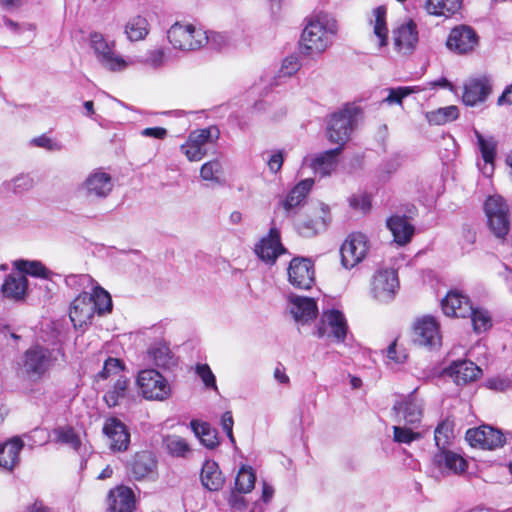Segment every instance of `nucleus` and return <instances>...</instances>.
<instances>
[{
    "label": "nucleus",
    "instance_id": "1",
    "mask_svg": "<svg viewBox=\"0 0 512 512\" xmlns=\"http://www.w3.org/2000/svg\"><path fill=\"white\" fill-rule=\"evenodd\" d=\"M337 32L336 20L327 14H319L315 20H309L301 34L300 48L302 53L309 55L322 53L329 45L328 34Z\"/></svg>",
    "mask_w": 512,
    "mask_h": 512
},
{
    "label": "nucleus",
    "instance_id": "2",
    "mask_svg": "<svg viewBox=\"0 0 512 512\" xmlns=\"http://www.w3.org/2000/svg\"><path fill=\"white\" fill-rule=\"evenodd\" d=\"M362 113L359 106L346 104L342 109L332 113L327 121V137L330 142L343 149L354 130L357 117Z\"/></svg>",
    "mask_w": 512,
    "mask_h": 512
},
{
    "label": "nucleus",
    "instance_id": "3",
    "mask_svg": "<svg viewBox=\"0 0 512 512\" xmlns=\"http://www.w3.org/2000/svg\"><path fill=\"white\" fill-rule=\"evenodd\" d=\"M483 210L490 232L498 239H505L511 229L510 209L505 198L499 194L489 195Z\"/></svg>",
    "mask_w": 512,
    "mask_h": 512
},
{
    "label": "nucleus",
    "instance_id": "4",
    "mask_svg": "<svg viewBox=\"0 0 512 512\" xmlns=\"http://www.w3.org/2000/svg\"><path fill=\"white\" fill-rule=\"evenodd\" d=\"M167 38L175 49L191 51L201 48L207 41L206 31L196 29L193 25L175 23L167 31Z\"/></svg>",
    "mask_w": 512,
    "mask_h": 512
},
{
    "label": "nucleus",
    "instance_id": "5",
    "mask_svg": "<svg viewBox=\"0 0 512 512\" xmlns=\"http://www.w3.org/2000/svg\"><path fill=\"white\" fill-rule=\"evenodd\" d=\"M137 384L144 398L163 401L170 397L168 381L155 369H145L138 373Z\"/></svg>",
    "mask_w": 512,
    "mask_h": 512
},
{
    "label": "nucleus",
    "instance_id": "6",
    "mask_svg": "<svg viewBox=\"0 0 512 512\" xmlns=\"http://www.w3.org/2000/svg\"><path fill=\"white\" fill-rule=\"evenodd\" d=\"M392 412L399 421L411 427H418L424 414L423 400L416 395V389L407 395H399L392 406Z\"/></svg>",
    "mask_w": 512,
    "mask_h": 512
},
{
    "label": "nucleus",
    "instance_id": "7",
    "mask_svg": "<svg viewBox=\"0 0 512 512\" xmlns=\"http://www.w3.org/2000/svg\"><path fill=\"white\" fill-rule=\"evenodd\" d=\"M90 47L93 49L99 63L110 71H122L127 62L114 53L115 43L108 42L103 34L93 32L90 34Z\"/></svg>",
    "mask_w": 512,
    "mask_h": 512
},
{
    "label": "nucleus",
    "instance_id": "8",
    "mask_svg": "<svg viewBox=\"0 0 512 512\" xmlns=\"http://www.w3.org/2000/svg\"><path fill=\"white\" fill-rule=\"evenodd\" d=\"M479 45V36L469 25L460 24L453 27L446 40V47L458 55H466Z\"/></svg>",
    "mask_w": 512,
    "mask_h": 512
},
{
    "label": "nucleus",
    "instance_id": "9",
    "mask_svg": "<svg viewBox=\"0 0 512 512\" xmlns=\"http://www.w3.org/2000/svg\"><path fill=\"white\" fill-rule=\"evenodd\" d=\"M465 439L472 447L486 450H495L503 447L506 443L503 432L489 425L468 429L465 434Z\"/></svg>",
    "mask_w": 512,
    "mask_h": 512
},
{
    "label": "nucleus",
    "instance_id": "10",
    "mask_svg": "<svg viewBox=\"0 0 512 512\" xmlns=\"http://www.w3.org/2000/svg\"><path fill=\"white\" fill-rule=\"evenodd\" d=\"M327 326L330 328V334L338 343H343L348 333V325L344 314L336 309H331L323 312L320 321L316 326L314 334L318 338H323L326 335Z\"/></svg>",
    "mask_w": 512,
    "mask_h": 512
},
{
    "label": "nucleus",
    "instance_id": "11",
    "mask_svg": "<svg viewBox=\"0 0 512 512\" xmlns=\"http://www.w3.org/2000/svg\"><path fill=\"white\" fill-rule=\"evenodd\" d=\"M368 251L367 237L362 233L350 234L340 248L341 263L351 269L360 263Z\"/></svg>",
    "mask_w": 512,
    "mask_h": 512
},
{
    "label": "nucleus",
    "instance_id": "12",
    "mask_svg": "<svg viewBox=\"0 0 512 512\" xmlns=\"http://www.w3.org/2000/svg\"><path fill=\"white\" fill-rule=\"evenodd\" d=\"M288 280L297 289H311L315 283V269L312 260L304 257L293 258L288 267Z\"/></svg>",
    "mask_w": 512,
    "mask_h": 512
},
{
    "label": "nucleus",
    "instance_id": "13",
    "mask_svg": "<svg viewBox=\"0 0 512 512\" xmlns=\"http://www.w3.org/2000/svg\"><path fill=\"white\" fill-rule=\"evenodd\" d=\"M52 351L47 347L36 344L25 351L22 366L28 375H43L52 365Z\"/></svg>",
    "mask_w": 512,
    "mask_h": 512
},
{
    "label": "nucleus",
    "instance_id": "14",
    "mask_svg": "<svg viewBox=\"0 0 512 512\" xmlns=\"http://www.w3.org/2000/svg\"><path fill=\"white\" fill-rule=\"evenodd\" d=\"M113 189V182L110 174L94 170L90 173L80 187L83 195L90 200L104 199Z\"/></svg>",
    "mask_w": 512,
    "mask_h": 512
},
{
    "label": "nucleus",
    "instance_id": "15",
    "mask_svg": "<svg viewBox=\"0 0 512 512\" xmlns=\"http://www.w3.org/2000/svg\"><path fill=\"white\" fill-rule=\"evenodd\" d=\"M398 287L397 272L394 269H384L374 274L371 292L378 301L387 302L393 299Z\"/></svg>",
    "mask_w": 512,
    "mask_h": 512
},
{
    "label": "nucleus",
    "instance_id": "16",
    "mask_svg": "<svg viewBox=\"0 0 512 512\" xmlns=\"http://www.w3.org/2000/svg\"><path fill=\"white\" fill-rule=\"evenodd\" d=\"M492 93V79L487 75L471 78L464 83L462 102L474 107L487 100Z\"/></svg>",
    "mask_w": 512,
    "mask_h": 512
},
{
    "label": "nucleus",
    "instance_id": "17",
    "mask_svg": "<svg viewBox=\"0 0 512 512\" xmlns=\"http://www.w3.org/2000/svg\"><path fill=\"white\" fill-rule=\"evenodd\" d=\"M432 463L443 476L462 475L468 469L467 460L448 448L438 450L433 455Z\"/></svg>",
    "mask_w": 512,
    "mask_h": 512
},
{
    "label": "nucleus",
    "instance_id": "18",
    "mask_svg": "<svg viewBox=\"0 0 512 512\" xmlns=\"http://www.w3.org/2000/svg\"><path fill=\"white\" fill-rule=\"evenodd\" d=\"M103 434L109 440V448L113 452H125L130 444V432L127 426L118 418L110 417L104 422Z\"/></svg>",
    "mask_w": 512,
    "mask_h": 512
},
{
    "label": "nucleus",
    "instance_id": "19",
    "mask_svg": "<svg viewBox=\"0 0 512 512\" xmlns=\"http://www.w3.org/2000/svg\"><path fill=\"white\" fill-rule=\"evenodd\" d=\"M413 342L428 348L440 346L439 324L434 317L425 316L415 323Z\"/></svg>",
    "mask_w": 512,
    "mask_h": 512
},
{
    "label": "nucleus",
    "instance_id": "20",
    "mask_svg": "<svg viewBox=\"0 0 512 512\" xmlns=\"http://www.w3.org/2000/svg\"><path fill=\"white\" fill-rule=\"evenodd\" d=\"M444 374L452 378L456 385L464 386L479 379L482 376V369L474 362L463 359L451 362L444 369Z\"/></svg>",
    "mask_w": 512,
    "mask_h": 512
},
{
    "label": "nucleus",
    "instance_id": "21",
    "mask_svg": "<svg viewBox=\"0 0 512 512\" xmlns=\"http://www.w3.org/2000/svg\"><path fill=\"white\" fill-rule=\"evenodd\" d=\"M331 221L328 206L322 204L320 210H316L311 217L299 219L295 226L297 232L305 238H312L324 232Z\"/></svg>",
    "mask_w": 512,
    "mask_h": 512
},
{
    "label": "nucleus",
    "instance_id": "22",
    "mask_svg": "<svg viewBox=\"0 0 512 512\" xmlns=\"http://www.w3.org/2000/svg\"><path fill=\"white\" fill-rule=\"evenodd\" d=\"M96 311L95 304L86 291H82L71 304L69 317L75 328H83L92 323Z\"/></svg>",
    "mask_w": 512,
    "mask_h": 512
},
{
    "label": "nucleus",
    "instance_id": "23",
    "mask_svg": "<svg viewBox=\"0 0 512 512\" xmlns=\"http://www.w3.org/2000/svg\"><path fill=\"white\" fill-rule=\"evenodd\" d=\"M393 43L399 53L409 55L413 53L418 43L417 25L413 20L400 24L393 29Z\"/></svg>",
    "mask_w": 512,
    "mask_h": 512
},
{
    "label": "nucleus",
    "instance_id": "24",
    "mask_svg": "<svg viewBox=\"0 0 512 512\" xmlns=\"http://www.w3.org/2000/svg\"><path fill=\"white\" fill-rule=\"evenodd\" d=\"M130 475L135 480H143L156 473L157 458L152 451L136 452L127 465Z\"/></svg>",
    "mask_w": 512,
    "mask_h": 512
},
{
    "label": "nucleus",
    "instance_id": "25",
    "mask_svg": "<svg viewBox=\"0 0 512 512\" xmlns=\"http://www.w3.org/2000/svg\"><path fill=\"white\" fill-rule=\"evenodd\" d=\"M285 252L280 242V233L276 228H271L267 237L261 239L255 246L256 255L265 263L273 265L278 256Z\"/></svg>",
    "mask_w": 512,
    "mask_h": 512
},
{
    "label": "nucleus",
    "instance_id": "26",
    "mask_svg": "<svg viewBox=\"0 0 512 512\" xmlns=\"http://www.w3.org/2000/svg\"><path fill=\"white\" fill-rule=\"evenodd\" d=\"M470 299L458 290L449 291L441 301V308L446 316L466 318L472 313Z\"/></svg>",
    "mask_w": 512,
    "mask_h": 512
},
{
    "label": "nucleus",
    "instance_id": "27",
    "mask_svg": "<svg viewBox=\"0 0 512 512\" xmlns=\"http://www.w3.org/2000/svg\"><path fill=\"white\" fill-rule=\"evenodd\" d=\"M107 503L110 512H132L135 508L134 492L129 487L118 486L109 491Z\"/></svg>",
    "mask_w": 512,
    "mask_h": 512
},
{
    "label": "nucleus",
    "instance_id": "28",
    "mask_svg": "<svg viewBox=\"0 0 512 512\" xmlns=\"http://www.w3.org/2000/svg\"><path fill=\"white\" fill-rule=\"evenodd\" d=\"M290 303L292 304L291 313L296 322L307 324L318 315V306L313 298L304 296H291Z\"/></svg>",
    "mask_w": 512,
    "mask_h": 512
},
{
    "label": "nucleus",
    "instance_id": "29",
    "mask_svg": "<svg viewBox=\"0 0 512 512\" xmlns=\"http://www.w3.org/2000/svg\"><path fill=\"white\" fill-rule=\"evenodd\" d=\"M23 447L24 442L18 436L0 444V467L12 472L20 462V452Z\"/></svg>",
    "mask_w": 512,
    "mask_h": 512
},
{
    "label": "nucleus",
    "instance_id": "30",
    "mask_svg": "<svg viewBox=\"0 0 512 512\" xmlns=\"http://www.w3.org/2000/svg\"><path fill=\"white\" fill-rule=\"evenodd\" d=\"M55 442L70 446L82 458L90 455L91 451L82 444L79 434L70 425L58 426L53 429Z\"/></svg>",
    "mask_w": 512,
    "mask_h": 512
},
{
    "label": "nucleus",
    "instance_id": "31",
    "mask_svg": "<svg viewBox=\"0 0 512 512\" xmlns=\"http://www.w3.org/2000/svg\"><path fill=\"white\" fill-rule=\"evenodd\" d=\"M387 228L393 235L394 241L399 245L410 242L415 228L410 224L405 215H393L386 221Z\"/></svg>",
    "mask_w": 512,
    "mask_h": 512
},
{
    "label": "nucleus",
    "instance_id": "32",
    "mask_svg": "<svg viewBox=\"0 0 512 512\" xmlns=\"http://www.w3.org/2000/svg\"><path fill=\"white\" fill-rule=\"evenodd\" d=\"M28 289V279L19 273L9 274L2 284L1 292L5 298L23 300Z\"/></svg>",
    "mask_w": 512,
    "mask_h": 512
},
{
    "label": "nucleus",
    "instance_id": "33",
    "mask_svg": "<svg viewBox=\"0 0 512 512\" xmlns=\"http://www.w3.org/2000/svg\"><path fill=\"white\" fill-rule=\"evenodd\" d=\"M201 484L208 491L214 492L222 489L225 478L217 462L206 460L200 473Z\"/></svg>",
    "mask_w": 512,
    "mask_h": 512
},
{
    "label": "nucleus",
    "instance_id": "34",
    "mask_svg": "<svg viewBox=\"0 0 512 512\" xmlns=\"http://www.w3.org/2000/svg\"><path fill=\"white\" fill-rule=\"evenodd\" d=\"M341 151V147H336L316 155L311 161L314 172L321 177L330 175L337 167V158Z\"/></svg>",
    "mask_w": 512,
    "mask_h": 512
},
{
    "label": "nucleus",
    "instance_id": "35",
    "mask_svg": "<svg viewBox=\"0 0 512 512\" xmlns=\"http://www.w3.org/2000/svg\"><path fill=\"white\" fill-rule=\"evenodd\" d=\"M190 428L206 448L214 449L219 445L217 431L208 422L193 419Z\"/></svg>",
    "mask_w": 512,
    "mask_h": 512
},
{
    "label": "nucleus",
    "instance_id": "36",
    "mask_svg": "<svg viewBox=\"0 0 512 512\" xmlns=\"http://www.w3.org/2000/svg\"><path fill=\"white\" fill-rule=\"evenodd\" d=\"M313 184L314 180L311 178L304 179L296 184L282 202L284 209L286 211H290L293 208L300 206L312 189Z\"/></svg>",
    "mask_w": 512,
    "mask_h": 512
},
{
    "label": "nucleus",
    "instance_id": "37",
    "mask_svg": "<svg viewBox=\"0 0 512 512\" xmlns=\"http://www.w3.org/2000/svg\"><path fill=\"white\" fill-rule=\"evenodd\" d=\"M154 364L162 369L170 370L178 365V360L165 343H157L148 350Z\"/></svg>",
    "mask_w": 512,
    "mask_h": 512
},
{
    "label": "nucleus",
    "instance_id": "38",
    "mask_svg": "<svg viewBox=\"0 0 512 512\" xmlns=\"http://www.w3.org/2000/svg\"><path fill=\"white\" fill-rule=\"evenodd\" d=\"M15 268L23 275H30L46 280H51L53 275H56L45 265L37 260H17L14 262Z\"/></svg>",
    "mask_w": 512,
    "mask_h": 512
},
{
    "label": "nucleus",
    "instance_id": "39",
    "mask_svg": "<svg viewBox=\"0 0 512 512\" xmlns=\"http://www.w3.org/2000/svg\"><path fill=\"white\" fill-rule=\"evenodd\" d=\"M454 427L455 422L450 417H446L437 424L434 430V440L438 450L448 448L452 444L455 438Z\"/></svg>",
    "mask_w": 512,
    "mask_h": 512
},
{
    "label": "nucleus",
    "instance_id": "40",
    "mask_svg": "<svg viewBox=\"0 0 512 512\" xmlns=\"http://www.w3.org/2000/svg\"><path fill=\"white\" fill-rule=\"evenodd\" d=\"M462 7V0H427V12L435 16L450 17Z\"/></svg>",
    "mask_w": 512,
    "mask_h": 512
},
{
    "label": "nucleus",
    "instance_id": "41",
    "mask_svg": "<svg viewBox=\"0 0 512 512\" xmlns=\"http://www.w3.org/2000/svg\"><path fill=\"white\" fill-rule=\"evenodd\" d=\"M373 15L374 20L370 22L373 25V33L378 38V46L382 48L388 44L387 8L384 5L378 6L373 10Z\"/></svg>",
    "mask_w": 512,
    "mask_h": 512
},
{
    "label": "nucleus",
    "instance_id": "42",
    "mask_svg": "<svg viewBox=\"0 0 512 512\" xmlns=\"http://www.w3.org/2000/svg\"><path fill=\"white\" fill-rule=\"evenodd\" d=\"M148 33L149 23L147 19L141 15L130 18L125 25V34L132 42L145 39Z\"/></svg>",
    "mask_w": 512,
    "mask_h": 512
},
{
    "label": "nucleus",
    "instance_id": "43",
    "mask_svg": "<svg viewBox=\"0 0 512 512\" xmlns=\"http://www.w3.org/2000/svg\"><path fill=\"white\" fill-rule=\"evenodd\" d=\"M459 117V109L455 105L441 107L426 113V119L431 125H444Z\"/></svg>",
    "mask_w": 512,
    "mask_h": 512
},
{
    "label": "nucleus",
    "instance_id": "44",
    "mask_svg": "<svg viewBox=\"0 0 512 512\" xmlns=\"http://www.w3.org/2000/svg\"><path fill=\"white\" fill-rule=\"evenodd\" d=\"M219 137V128L212 125L207 128L192 131L188 136V140H190V143H194L199 145L201 148H205L206 144L215 143Z\"/></svg>",
    "mask_w": 512,
    "mask_h": 512
},
{
    "label": "nucleus",
    "instance_id": "45",
    "mask_svg": "<svg viewBox=\"0 0 512 512\" xmlns=\"http://www.w3.org/2000/svg\"><path fill=\"white\" fill-rule=\"evenodd\" d=\"M92 293H89L91 302L95 304V311L98 315H104L112 311V299L110 294L100 286L92 288Z\"/></svg>",
    "mask_w": 512,
    "mask_h": 512
},
{
    "label": "nucleus",
    "instance_id": "46",
    "mask_svg": "<svg viewBox=\"0 0 512 512\" xmlns=\"http://www.w3.org/2000/svg\"><path fill=\"white\" fill-rule=\"evenodd\" d=\"M473 133L484 162L493 164L496 158L497 142L493 137L485 138L477 129H474Z\"/></svg>",
    "mask_w": 512,
    "mask_h": 512
},
{
    "label": "nucleus",
    "instance_id": "47",
    "mask_svg": "<svg viewBox=\"0 0 512 512\" xmlns=\"http://www.w3.org/2000/svg\"><path fill=\"white\" fill-rule=\"evenodd\" d=\"M468 317L471 318L473 330L477 334L486 332L492 327V317L485 309L472 306V313H469Z\"/></svg>",
    "mask_w": 512,
    "mask_h": 512
},
{
    "label": "nucleus",
    "instance_id": "48",
    "mask_svg": "<svg viewBox=\"0 0 512 512\" xmlns=\"http://www.w3.org/2000/svg\"><path fill=\"white\" fill-rule=\"evenodd\" d=\"M128 388V379L124 376H120L112 389L108 390L104 394V401L109 407H115L119 404V401L126 396Z\"/></svg>",
    "mask_w": 512,
    "mask_h": 512
},
{
    "label": "nucleus",
    "instance_id": "49",
    "mask_svg": "<svg viewBox=\"0 0 512 512\" xmlns=\"http://www.w3.org/2000/svg\"><path fill=\"white\" fill-rule=\"evenodd\" d=\"M164 444L167 452L173 457L186 458L191 452L187 441L176 435L167 436L164 440Z\"/></svg>",
    "mask_w": 512,
    "mask_h": 512
},
{
    "label": "nucleus",
    "instance_id": "50",
    "mask_svg": "<svg viewBox=\"0 0 512 512\" xmlns=\"http://www.w3.org/2000/svg\"><path fill=\"white\" fill-rule=\"evenodd\" d=\"M405 426H393V441L399 444H411L416 440L423 438V433L413 431L414 427Z\"/></svg>",
    "mask_w": 512,
    "mask_h": 512
},
{
    "label": "nucleus",
    "instance_id": "51",
    "mask_svg": "<svg viewBox=\"0 0 512 512\" xmlns=\"http://www.w3.org/2000/svg\"><path fill=\"white\" fill-rule=\"evenodd\" d=\"M255 474L251 468H241L235 479V488L238 493H248L255 485Z\"/></svg>",
    "mask_w": 512,
    "mask_h": 512
},
{
    "label": "nucleus",
    "instance_id": "52",
    "mask_svg": "<svg viewBox=\"0 0 512 512\" xmlns=\"http://www.w3.org/2000/svg\"><path fill=\"white\" fill-rule=\"evenodd\" d=\"M34 185V180L28 174H20L11 182L3 183L6 190L12 191L14 194H23L29 191Z\"/></svg>",
    "mask_w": 512,
    "mask_h": 512
},
{
    "label": "nucleus",
    "instance_id": "53",
    "mask_svg": "<svg viewBox=\"0 0 512 512\" xmlns=\"http://www.w3.org/2000/svg\"><path fill=\"white\" fill-rule=\"evenodd\" d=\"M167 61L168 59L163 48L148 50L140 60L142 64L155 70L162 68Z\"/></svg>",
    "mask_w": 512,
    "mask_h": 512
},
{
    "label": "nucleus",
    "instance_id": "54",
    "mask_svg": "<svg viewBox=\"0 0 512 512\" xmlns=\"http://www.w3.org/2000/svg\"><path fill=\"white\" fill-rule=\"evenodd\" d=\"M66 285L74 289L75 291H79L81 289H86L89 286H92L94 283L93 278L88 274H70L65 277Z\"/></svg>",
    "mask_w": 512,
    "mask_h": 512
},
{
    "label": "nucleus",
    "instance_id": "55",
    "mask_svg": "<svg viewBox=\"0 0 512 512\" xmlns=\"http://www.w3.org/2000/svg\"><path fill=\"white\" fill-rule=\"evenodd\" d=\"M125 365L124 363L118 359L113 357H108L103 365L102 370L98 373V377L100 379H107L111 375H117L122 370H124Z\"/></svg>",
    "mask_w": 512,
    "mask_h": 512
},
{
    "label": "nucleus",
    "instance_id": "56",
    "mask_svg": "<svg viewBox=\"0 0 512 512\" xmlns=\"http://www.w3.org/2000/svg\"><path fill=\"white\" fill-rule=\"evenodd\" d=\"M195 372L198 375V377L202 380L206 388L218 391L216 377L213 374L212 370L210 369L209 365L197 364L195 367Z\"/></svg>",
    "mask_w": 512,
    "mask_h": 512
},
{
    "label": "nucleus",
    "instance_id": "57",
    "mask_svg": "<svg viewBox=\"0 0 512 512\" xmlns=\"http://www.w3.org/2000/svg\"><path fill=\"white\" fill-rule=\"evenodd\" d=\"M180 149L190 161H200L207 154L206 148H201L199 145L190 143L188 139L186 143L181 145Z\"/></svg>",
    "mask_w": 512,
    "mask_h": 512
},
{
    "label": "nucleus",
    "instance_id": "58",
    "mask_svg": "<svg viewBox=\"0 0 512 512\" xmlns=\"http://www.w3.org/2000/svg\"><path fill=\"white\" fill-rule=\"evenodd\" d=\"M31 144L33 146L43 148L50 152H58L63 150L64 148V146L60 142L46 136L45 134L33 138L31 140Z\"/></svg>",
    "mask_w": 512,
    "mask_h": 512
},
{
    "label": "nucleus",
    "instance_id": "59",
    "mask_svg": "<svg viewBox=\"0 0 512 512\" xmlns=\"http://www.w3.org/2000/svg\"><path fill=\"white\" fill-rule=\"evenodd\" d=\"M403 157L400 154H393L392 156L383 160L379 166L382 173L391 175L395 173L402 165Z\"/></svg>",
    "mask_w": 512,
    "mask_h": 512
},
{
    "label": "nucleus",
    "instance_id": "60",
    "mask_svg": "<svg viewBox=\"0 0 512 512\" xmlns=\"http://www.w3.org/2000/svg\"><path fill=\"white\" fill-rule=\"evenodd\" d=\"M221 164L217 160L206 162L200 169V176L204 180H217V174L220 173Z\"/></svg>",
    "mask_w": 512,
    "mask_h": 512
},
{
    "label": "nucleus",
    "instance_id": "61",
    "mask_svg": "<svg viewBox=\"0 0 512 512\" xmlns=\"http://www.w3.org/2000/svg\"><path fill=\"white\" fill-rule=\"evenodd\" d=\"M350 206L355 210H360L363 213H366L371 208V199L367 194H354L349 198Z\"/></svg>",
    "mask_w": 512,
    "mask_h": 512
},
{
    "label": "nucleus",
    "instance_id": "62",
    "mask_svg": "<svg viewBox=\"0 0 512 512\" xmlns=\"http://www.w3.org/2000/svg\"><path fill=\"white\" fill-rule=\"evenodd\" d=\"M300 68V62L297 56L291 55L283 60L281 73L284 76H291L296 73Z\"/></svg>",
    "mask_w": 512,
    "mask_h": 512
},
{
    "label": "nucleus",
    "instance_id": "63",
    "mask_svg": "<svg viewBox=\"0 0 512 512\" xmlns=\"http://www.w3.org/2000/svg\"><path fill=\"white\" fill-rule=\"evenodd\" d=\"M409 88L399 87L397 89L391 88L389 95L383 100L388 104H401L404 97L410 94Z\"/></svg>",
    "mask_w": 512,
    "mask_h": 512
},
{
    "label": "nucleus",
    "instance_id": "64",
    "mask_svg": "<svg viewBox=\"0 0 512 512\" xmlns=\"http://www.w3.org/2000/svg\"><path fill=\"white\" fill-rule=\"evenodd\" d=\"M486 387L495 391H505L511 387V381L504 377H493L486 380Z\"/></svg>",
    "mask_w": 512,
    "mask_h": 512
}]
</instances>
